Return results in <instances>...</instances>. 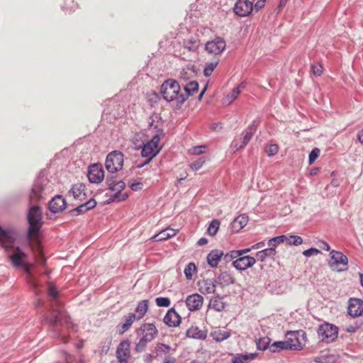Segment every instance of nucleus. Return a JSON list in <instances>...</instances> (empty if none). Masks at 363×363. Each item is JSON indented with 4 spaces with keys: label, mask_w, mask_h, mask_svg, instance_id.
I'll return each mask as SVG.
<instances>
[{
    "label": "nucleus",
    "mask_w": 363,
    "mask_h": 363,
    "mask_svg": "<svg viewBox=\"0 0 363 363\" xmlns=\"http://www.w3.org/2000/svg\"><path fill=\"white\" fill-rule=\"evenodd\" d=\"M48 293L52 299L50 303V314L45 317V320L53 327L68 323L69 317L61 309L62 303L57 300L59 293L57 289L55 286L50 284Z\"/></svg>",
    "instance_id": "f257e3e1"
},
{
    "label": "nucleus",
    "mask_w": 363,
    "mask_h": 363,
    "mask_svg": "<svg viewBox=\"0 0 363 363\" xmlns=\"http://www.w3.org/2000/svg\"><path fill=\"white\" fill-rule=\"evenodd\" d=\"M160 93L165 101H176L177 106L183 104L180 98L181 86L177 80L173 79L165 80L160 86Z\"/></svg>",
    "instance_id": "f03ea898"
},
{
    "label": "nucleus",
    "mask_w": 363,
    "mask_h": 363,
    "mask_svg": "<svg viewBox=\"0 0 363 363\" xmlns=\"http://www.w3.org/2000/svg\"><path fill=\"white\" fill-rule=\"evenodd\" d=\"M42 210L38 206L30 207L28 213L29 228L28 238H37L38 233L43 225Z\"/></svg>",
    "instance_id": "7ed1b4c3"
},
{
    "label": "nucleus",
    "mask_w": 363,
    "mask_h": 363,
    "mask_svg": "<svg viewBox=\"0 0 363 363\" xmlns=\"http://www.w3.org/2000/svg\"><path fill=\"white\" fill-rule=\"evenodd\" d=\"M164 136V133L162 130H158L157 133L152 135V139L147 142L145 145H144L142 151L141 155L143 157L152 158L156 156L160 150L158 145L161 140V138Z\"/></svg>",
    "instance_id": "20e7f679"
},
{
    "label": "nucleus",
    "mask_w": 363,
    "mask_h": 363,
    "mask_svg": "<svg viewBox=\"0 0 363 363\" xmlns=\"http://www.w3.org/2000/svg\"><path fill=\"white\" fill-rule=\"evenodd\" d=\"M317 333L319 339L322 342L330 343L337 339L338 328L335 325L329 323H324L319 325Z\"/></svg>",
    "instance_id": "39448f33"
},
{
    "label": "nucleus",
    "mask_w": 363,
    "mask_h": 363,
    "mask_svg": "<svg viewBox=\"0 0 363 363\" xmlns=\"http://www.w3.org/2000/svg\"><path fill=\"white\" fill-rule=\"evenodd\" d=\"M123 154L119 151L114 150L107 155L105 167L108 172L115 173L123 168Z\"/></svg>",
    "instance_id": "423d86ee"
},
{
    "label": "nucleus",
    "mask_w": 363,
    "mask_h": 363,
    "mask_svg": "<svg viewBox=\"0 0 363 363\" xmlns=\"http://www.w3.org/2000/svg\"><path fill=\"white\" fill-rule=\"evenodd\" d=\"M286 341L291 350H301L307 342L306 334L303 330L290 331L286 334Z\"/></svg>",
    "instance_id": "0eeeda50"
},
{
    "label": "nucleus",
    "mask_w": 363,
    "mask_h": 363,
    "mask_svg": "<svg viewBox=\"0 0 363 363\" xmlns=\"http://www.w3.org/2000/svg\"><path fill=\"white\" fill-rule=\"evenodd\" d=\"M330 255L329 266L333 270L340 272L347 269L348 259L346 255L336 250H331Z\"/></svg>",
    "instance_id": "6e6552de"
},
{
    "label": "nucleus",
    "mask_w": 363,
    "mask_h": 363,
    "mask_svg": "<svg viewBox=\"0 0 363 363\" xmlns=\"http://www.w3.org/2000/svg\"><path fill=\"white\" fill-rule=\"evenodd\" d=\"M225 48V41L220 37H216L213 40L208 41L205 45L206 52L215 55L221 54Z\"/></svg>",
    "instance_id": "1a4fd4ad"
},
{
    "label": "nucleus",
    "mask_w": 363,
    "mask_h": 363,
    "mask_svg": "<svg viewBox=\"0 0 363 363\" xmlns=\"http://www.w3.org/2000/svg\"><path fill=\"white\" fill-rule=\"evenodd\" d=\"M88 179L91 183L99 184L104 179V171L101 164H92L89 167Z\"/></svg>",
    "instance_id": "9d476101"
},
{
    "label": "nucleus",
    "mask_w": 363,
    "mask_h": 363,
    "mask_svg": "<svg viewBox=\"0 0 363 363\" xmlns=\"http://www.w3.org/2000/svg\"><path fill=\"white\" fill-rule=\"evenodd\" d=\"M116 354L118 363H128L130 357V342L128 340L121 341L118 345Z\"/></svg>",
    "instance_id": "9b49d317"
},
{
    "label": "nucleus",
    "mask_w": 363,
    "mask_h": 363,
    "mask_svg": "<svg viewBox=\"0 0 363 363\" xmlns=\"http://www.w3.org/2000/svg\"><path fill=\"white\" fill-rule=\"evenodd\" d=\"M253 9V4L249 0H238L234 5L233 11L240 17L249 16Z\"/></svg>",
    "instance_id": "f8f14e48"
},
{
    "label": "nucleus",
    "mask_w": 363,
    "mask_h": 363,
    "mask_svg": "<svg viewBox=\"0 0 363 363\" xmlns=\"http://www.w3.org/2000/svg\"><path fill=\"white\" fill-rule=\"evenodd\" d=\"M348 314L353 317H359L363 314V301L360 298H350L348 301Z\"/></svg>",
    "instance_id": "ddd939ff"
},
{
    "label": "nucleus",
    "mask_w": 363,
    "mask_h": 363,
    "mask_svg": "<svg viewBox=\"0 0 363 363\" xmlns=\"http://www.w3.org/2000/svg\"><path fill=\"white\" fill-rule=\"evenodd\" d=\"M256 262L255 257L245 255L240 256L238 259L233 261V267L240 271L245 270L252 267Z\"/></svg>",
    "instance_id": "4468645a"
},
{
    "label": "nucleus",
    "mask_w": 363,
    "mask_h": 363,
    "mask_svg": "<svg viewBox=\"0 0 363 363\" xmlns=\"http://www.w3.org/2000/svg\"><path fill=\"white\" fill-rule=\"evenodd\" d=\"M203 303V298L199 294H193L186 298V305L191 311L199 310Z\"/></svg>",
    "instance_id": "2eb2a0df"
},
{
    "label": "nucleus",
    "mask_w": 363,
    "mask_h": 363,
    "mask_svg": "<svg viewBox=\"0 0 363 363\" xmlns=\"http://www.w3.org/2000/svg\"><path fill=\"white\" fill-rule=\"evenodd\" d=\"M108 185L112 191L116 192V194L113 195V200L123 201L128 198V194L125 193L120 196L118 195V194L121 193V191H122L125 186L124 182L118 181L116 182L113 180H109L108 181Z\"/></svg>",
    "instance_id": "dca6fc26"
},
{
    "label": "nucleus",
    "mask_w": 363,
    "mask_h": 363,
    "mask_svg": "<svg viewBox=\"0 0 363 363\" xmlns=\"http://www.w3.org/2000/svg\"><path fill=\"white\" fill-rule=\"evenodd\" d=\"M184 92H182L180 96L181 102L184 103L189 96L199 91V84L196 81H191L184 85Z\"/></svg>",
    "instance_id": "f3484780"
},
{
    "label": "nucleus",
    "mask_w": 363,
    "mask_h": 363,
    "mask_svg": "<svg viewBox=\"0 0 363 363\" xmlns=\"http://www.w3.org/2000/svg\"><path fill=\"white\" fill-rule=\"evenodd\" d=\"M181 316L174 308L168 310L164 317V323L169 327H177L181 323Z\"/></svg>",
    "instance_id": "a211bd4d"
},
{
    "label": "nucleus",
    "mask_w": 363,
    "mask_h": 363,
    "mask_svg": "<svg viewBox=\"0 0 363 363\" xmlns=\"http://www.w3.org/2000/svg\"><path fill=\"white\" fill-rule=\"evenodd\" d=\"M86 186L82 183H77L72 186V189L69 191L68 194L69 196H73L76 200L82 201L86 198Z\"/></svg>",
    "instance_id": "6ab92c4d"
},
{
    "label": "nucleus",
    "mask_w": 363,
    "mask_h": 363,
    "mask_svg": "<svg viewBox=\"0 0 363 363\" xmlns=\"http://www.w3.org/2000/svg\"><path fill=\"white\" fill-rule=\"evenodd\" d=\"M66 208L65 199L60 195L55 196L49 203V209L52 213H59Z\"/></svg>",
    "instance_id": "aec40b11"
},
{
    "label": "nucleus",
    "mask_w": 363,
    "mask_h": 363,
    "mask_svg": "<svg viewBox=\"0 0 363 363\" xmlns=\"http://www.w3.org/2000/svg\"><path fill=\"white\" fill-rule=\"evenodd\" d=\"M199 291L203 294H213L216 291L215 281L210 279H202L198 282Z\"/></svg>",
    "instance_id": "412c9836"
},
{
    "label": "nucleus",
    "mask_w": 363,
    "mask_h": 363,
    "mask_svg": "<svg viewBox=\"0 0 363 363\" xmlns=\"http://www.w3.org/2000/svg\"><path fill=\"white\" fill-rule=\"evenodd\" d=\"M249 221V217L247 214L243 213L235 218L231 223V230L233 232L238 233L242 230Z\"/></svg>",
    "instance_id": "4be33fe9"
},
{
    "label": "nucleus",
    "mask_w": 363,
    "mask_h": 363,
    "mask_svg": "<svg viewBox=\"0 0 363 363\" xmlns=\"http://www.w3.org/2000/svg\"><path fill=\"white\" fill-rule=\"evenodd\" d=\"M9 248H12L13 253L9 256V258L15 267L23 266V259L26 257V254L23 252L18 247H13V245Z\"/></svg>",
    "instance_id": "5701e85b"
},
{
    "label": "nucleus",
    "mask_w": 363,
    "mask_h": 363,
    "mask_svg": "<svg viewBox=\"0 0 363 363\" xmlns=\"http://www.w3.org/2000/svg\"><path fill=\"white\" fill-rule=\"evenodd\" d=\"M143 337L149 341H152L157 334V330L155 325L152 323L144 324L141 327Z\"/></svg>",
    "instance_id": "b1692460"
},
{
    "label": "nucleus",
    "mask_w": 363,
    "mask_h": 363,
    "mask_svg": "<svg viewBox=\"0 0 363 363\" xmlns=\"http://www.w3.org/2000/svg\"><path fill=\"white\" fill-rule=\"evenodd\" d=\"M177 233L178 230H175L171 228H167L166 229L162 230L159 233L152 237L151 239L157 242L163 241L172 237H174Z\"/></svg>",
    "instance_id": "393cba45"
},
{
    "label": "nucleus",
    "mask_w": 363,
    "mask_h": 363,
    "mask_svg": "<svg viewBox=\"0 0 363 363\" xmlns=\"http://www.w3.org/2000/svg\"><path fill=\"white\" fill-rule=\"evenodd\" d=\"M230 331L221 328H216L211 332V337L216 342H222L230 337Z\"/></svg>",
    "instance_id": "a878e982"
},
{
    "label": "nucleus",
    "mask_w": 363,
    "mask_h": 363,
    "mask_svg": "<svg viewBox=\"0 0 363 363\" xmlns=\"http://www.w3.org/2000/svg\"><path fill=\"white\" fill-rule=\"evenodd\" d=\"M223 255L222 250L217 249L211 250L207 255V262L211 267H216Z\"/></svg>",
    "instance_id": "bb28decb"
},
{
    "label": "nucleus",
    "mask_w": 363,
    "mask_h": 363,
    "mask_svg": "<svg viewBox=\"0 0 363 363\" xmlns=\"http://www.w3.org/2000/svg\"><path fill=\"white\" fill-rule=\"evenodd\" d=\"M254 134V131L252 127H249L247 130L243 132V138L240 143H238L237 140H235L233 142V145L236 150H240L245 147V145L248 143V142L251 140L252 135Z\"/></svg>",
    "instance_id": "cd10ccee"
},
{
    "label": "nucleus",
    "mask_w": 363,
    "mask_h": 363,
    "mask_svg": "<svg viewBox=\"0 0 363 363\" xmlns=\"http://www.w3.org/2000/svg\"><path fill=\"white\" fill-rule=\"evenodd\" d=\"M186 335L190 338L205 340L207 337V332L199 329L197 326H191L186 330Z\"/></svg>",
    "instance_id": "c85d7f7f"
},
{
    "label": "nucleus",
    "mask_w": 363,
    "mask_h": 363,
    "mask_svg": "<svg viewBox=\"0 0 363 363\" xmlns=\"http://www.w3.org/2000/svg\"><path fill=\"white\" fill-rule=\"evenodd\" d=\"M15 240L13 233L4 230L0 227V242L4 248H9L12 246Z\"/></svg>",
    "instance_id": "c756f323"
},
{
    "label": "nucleus",
    "mask_w": 363,
    "mask_h": 363,
    "mask_svg": "<svg viewBox=\"0 0 363 363\" xmlns=\"http://www.w3.org/2000/svg\"><path fill=\"white\" fill-rule=\"evenodd\" d=\"M96 205V202L94 199H91L88 201L78 206L77 208L72 211L73 215H79L84 213L89 210L94 208Z\"/></svg>",
    "instance_id": "7c9ffc66"
},
{
    "label": "nucleus",
    "mask_w": 363,
    "mask_h": 363,
    "mask_svg": "<svg viewBox=\"0 0 363 363\" xmlns=\"http://www.w3.org/2000/svg\"><path fill=\"white\" fill-rule=\"evenodd\" d=\"M174 349H172L169 345L163 344V343H157L155 347V353L156 357H162L164 355H167L168 354L172 353L174 352Z\"/></svg>",
    "instance_id": "2f4dec72"
},
{
    "label": "nucleus",
    "mask_w": 363,
    "mask_h": 363,
    "mask_svg": "<svg viewBox=\"0 0 363 363\" xmlns=\"http://www.w3.org/2000/svg\"><path fill=\"white\" fill-rule=\"evenodd\" d=\"M218 279L223 286H228L235 283V278L229 272H221L218 277Z\"/></svg>",
    "instance_id": "473e14b6"
},
{
    "label": "nucleus",
    "mask_w": 363,
    "mask_h": 363,
    "mask_svg": "<svg viewBox=\"0 0 363 363\" xmlns=\"http://www.w3.org/2000/svg\"><path fill=\"white\" fill-rule=\"evenodd\" d=\"M43 191V187L39 184H35L33 186L30 195L29 199L31 203L37 202L41 197V193Z\"/></svg>",
    "instance_id": "72a5a7b5"
},
{
    "label": "nucleus",
    "mask_w": 363,
    "mask_h": 363,
    "mask_svg": "<svg viewBox=\"0 0 363 363\" xmlns=\"http://www.w3.org/2000/svg\"><path fill=\"white\" fill-rule=\"evenodd\" d=\"M136 319V315L135 313H130L125 318V323L121 325V328L118 330L120 334L124 333L127 331L132 325L134 320Z\"/></svg>",
    "instance_id": "f704fd0d"
},
{
    "label": "nucleus",
    "mask_w": 363,
    "mask_h": 363,
    "mask_svg": "<svg viewBox=\"0 0 363 363\" xmlns=\"http://www.w3.org/2000/svg\"><path fill=\"white\" fill-rule=\"evenodd\" d=\"M283 350H291L286 340L274 342L269 346V350L272 352H278Z\"/></svg>",
    "instance_id": "c9c22d12"
},
{
    "label": "nucleus",
    "mask_w": 363,
    "mask_h": 363,
    "mask_svg": "<svg viewBox=\"0 0 363 363\" xmlns=\"http://www.w3.org/2000/svg\"><path fill=\"white\" fill-rule=\"evenodd\" d=\"M148 309V301L147 300H143L138 303L135 312L137 313L136 318L138 319L142 318L145 314L147 313Z\"/></svg>",
    "instance_id": "e433bc0d"
},
{
    "label": "nucleus",
    "mask_w": 363,
    "mask_h": 363,
    "mask_svg": "<svg viewBox=\"0 0 363 363\" xmlns=\"http://www.w3.org/2000/svg\"><path fill=\"white\" fill-rule=\"evenodd\" d=\"M244 86L242 84H240L238 86L235 87L232 90V92L230 94L227 95L226 97L225 98V103L230 104L233 101H234L238 98V95L241 91V89Z\"/></svg>",
    "instance_id": "4c0bfd02"
},
{
    "label": "nucleus",
    "mask_w": 363,
    "mask_h": 363,
    "mask_svg": "<svg viewBox=\"0 0 363 363\" xmlns=\"http://www.w3.org/2000/svg\"><path fill=\"white\" fill-rule=\"evenodd\" d=\"M275 253L276 250L273 247H269V248L257 252L256 256L258 260L263 262L267 257H273Z\"/></svg>",
    "instance_id": "58836bf2"
},
{
    "label": "nucleus",
    "mask_w": 363,
    "mask_h": 363,
    "mask_svg": "<svg viewBox=\"0 0 363 363\" xmlns=\"http://www.w3.org/2000/svg\"><path fill=\"white\" fill-rule=\"evenodd\" d=\"M255 353L252 354H239L235 356L232 361L233 363H243L248 360H252L256 357Z\"/></svg>",
    "instance_id": "ea45409f"
},
{
    "label": "nucleus",
    "mask_w": 363,
    "mask_h": 363,
    "mask_svg": "<svg viewBox=\"0 0 363 363\" xmlns=\"http://www.w3.org/2000/svg\"><path fill=\"white\" fill-rule=\"evenodd\" d=\"M197 269L194 262L189 263L184 268V273L186 279L191 280L193 278V275L196 272Z\"/></svg>",
    "instance_id": "a19ab883"
},
{
    "label": "nucleus",
    "mask_w": 363,
    "mask_h": 363,
    "mask_svg": "<svg viewBox=\"0 0 363 363\" xmlns=\"http://www.w3.org/2000/svg\"><path fill=\"white\" fill-rule=\"evenodd\" d=\"M219 62L218 59H216L214 61L207 63L203 69V74L206 77H209L211 75L215 68L217 67Z\"/></svg>",
    "instance_id": "79ce46f5"
},
{
    "label": "nucleus",
    "mask_w": 363,
    "mask_h": 363,
    "mask_svg": "<svg viewBox=\"0 0 363 363\" xmlns=\"http://www.w3.org/2000/svg\"><path fill=\"white\" fill-rule=\"evenodd\" d=\"M219 227H220V221L217 219L213 220L211 222V223L208 228V230H207L208 235H211V236L215 235L217 233V232L219 229Z\"/></svg>",
    "instance_id": "37998d69"
},
{
    "label": "nucleus",
    "mask_w": 363,
    "mask_h": 363,
    "mask_svg": "<svg viewBox=\"0 0 363 363\" xmlns=\"http://www.w3.org/2000/svg\"><path fill=\"white\" fill-rule=\"evenodd\" d=\"M285 240H286V235H280L270 239L268 241V245L271 247H273L274 250L277 246L279 244L283 243Z\"/></svg>",
    "instance_id": "c03bdc74"
},
{
    "label": "nucleus",
    "mask_w": 363,
    "mask_h": 363,
    "mask_svg": "<svg viewBox=\"0 0 363 363\" xmlns=\"http://www.w3.org/2000/svg\"><path fill=\"white\" fill-rule=\"evenodd\" d=\"M285 241H286L289 245L295 246H298L303 243V239L298 235L286 236V240H285Z\"/></svg>",
    "instance_id": "a18cd8bd"
},
{
    "label": "nucleus",
    "mask_w": 363,
    "mask_h": 363,
    "mask_svg": "<svg viewBox=\"0 0 363 363\" xmlns=\"http://www.w3.org/2000/svg\"><path fill=\"white\" fill-rule=\"evenodd\" d=\"M149 342V340H145L144 337H142L135 345V351L137 352H143L147 347V342Z\"/></svg>",
    "instance_id": "49530a36"
},
{
    "label": "nucleus",
    "mask_w": 363,
    "mask_h": 363,
    "mask_svg": "<svg viewBox=\"0 0 363 363\" xmlns=\"http://www.w3.org/2000/svg\"><path fill=\"white\" fill-rule=\"evenodd\" d=\"M240 256V253L238 252V250H232L224 255L223 257L225 262H230L233 259H238Z\"/></svg>",
    "instance_id": "de8ad7c7"
},
{
    "label": "nucleus",
    "mask_w": 363,
    "mask_h": 363,
    "mask_svg": "<svg viewBox=\"0 0 363 363\" xmlns=\"http://www.w3.org/2000/svg\"><path fill=\"white\" fill-rule=\"evenodd\" d=\"M155 302L160 307H169L171 303L169 298L167 297H157Z\"/></svg>",
    "instance_id": "09e8293b"
},
{
    "label": "nucleus",
    "mask_w": 363,
    "mask_h": 363,
    "mask_svg": "<svg viewBox=\"0 0 363 363\" xmlns=\"http://www.w3.org/2000/svg\"><path fill=\"white\" fill-rule=\"evenodd\" d=\"M320 150L317 147L312 150V151L309 154V157H308V163L310 165L313 164V162L315 161V160L320 155Z\"/></svg>",
    "instance_id": "8fccbe9b"
},
{
    "label": "nucleus",
    "mask_w": 363,
    "mask_h": 363,
    "mask_svg": "<svg viewBox=\"0 0 363 363\" xmlns=\"http://www.w3.org/2000/svg\"><path fill=\"white\" fill-rule=\"evenodd\" d=\"M210 305L215 308L216 311H221L224 308L223 303L220 302V298H216L215 299H211L210 301Z\"/></svg>",
    "instance_id": "3c124183"
},
{
    "label": "nucleus",
    "mask_w": 363,
    "mask_h": 363,
    "mask_svg": "<svg viewBox=\"0 0 363 363\" xmlns=\"http://www.w3.org/2000/svg\"><path fill=\"white\" fill-rule=\"evenodd\" d=\"M269 340L268 338H263L259 340V341L257 342V347L260 350H265L267 348H269Z\"/></svg>",
    "instance_id": "603ef678"
},
{
    "label": "nucleus",
    "mask_w": 363,
    "mask_h": 363,
    "mask_svg": "<svg viewBox=\"0 0 363 363\" xmlns=\"http://www.w3.org/2000/svg\"><path fill=\"white\" fill-rule=\"evenodd\" d=\"M205 163V160L203 158H199L197 160L194 161L190 164V167L195 171L199 170L201 168L203 164Z\"/></svg>",
    "instance_id": "864d4df0"
},
{
    "label": "nucleus",
    "mask_w": 363,
    "mask_h": 363,
    "mask_svg": "<svg viewBox=\"0 0 363 363\" xmlns=\"http://www.w3.org/2000/svg\"><path fill=\"white\" fill-rule=\"evenodd\" d=\"M311 69L315 76L320 77L322 75L323 67L320 64H313Z\"/></svg>",
    "instance_id": "5fc2aeb1"
},
{
    "label": "nucleus",
    "mask_w": 363,
    "mask_h": 363,
    "mask_svg": "<svg viewBox=\"0 0 363 363\" xmlns=\"http://www.w3.org/2000/svg\"><path fill=\"white\" fill-rule=\"evenodd\" d=\"M279 147L277 144L270 145L267 149L266 152L269 156H274L279 152Z\"/></svg>",
    "instance_id": "6e6d98bb"
},
{
    "label": "nucleus",
    "mask_w": 363,
    "mask_h": 363,
    "mask_svg": "<svg viewBox=\"0 0 363 363\" xmlns=\"http://www.w3.org/2000/svg\"><path fill=\"white\" fill-rule=\"evenodd\" d=\"M320 251L316 248L311 247L303 252V255L306 257H311L319 254Z\"/></svg>",
    "instance_id": "4d7b16f0"
},
{
    "label": "nucleus",
    "mask_w": 363,
    "mask_h": 363,
    "mask_svg": "<svg viewBox=\"0 0 363 363\" xmlns=\"http://www.w3.org/2000/svg\"><path fill=\"white\" fill-rule=\"evenodd\" d=\"M130 188L134 191H138L143 188V184L140 182H133L129 184Z\"/></svg>",
    "instance_id": "13d9d810"
},
{
    "label": "nucleus",
    "mask_w": 363,
    "mask_h": 363,
    "mask_svg": "<svg viewBox=\"0 0 363 363\" xmlns=\"http://www.w3.org/2000/svg\"><path fill=\"white\" fill-rule=\"evenodd\" d=\"M265 2H266L265 0H258L254 4L253 8H255V10L258 11L264 6Z\"/></svg>",
    "instance_id": "bf43d9fd"
},
{
    "label": "nucleus",
    "mask_w": 363,
    "mask_h": 363,
    "mask_svg": "<svg viewBox=\"0 0 363 363\" xmlns=\"http://www.w3.org/2000/svg\"><path fill=\"white\" fill-rule=\"evenodd\" d=\"M318 246L320 248H322L323 250H325V251H330V245L325 241L320 240L318 242Z\"/></svg>",
    "instance_id": "052dcab7"
},
{
    "label": "nucleus",
    "mask_w": 363,
    "mask_h": 363,
    "mask_svg": "<svg viewBox=\"0 0 363 363\" xmlns=\"http://www.w3.org/2000/svg\"><path fill=\"white\" fill-rule=\"evenodd\" d=\"M205 148L204 146H197V147H195L194 148V154H196V155H199V154H201L203 152V150Z\"/></svg>",
    "instance_id": "680f3d73"
},
{
    "label": "nucleus",
    "mask_w": 363,
    "mask_h": 363,
    "mask_svg": "<svg viewBox=\"0 0 363 363\" xmlns=\"http://www.w3.org/2000/svg\"><path fill=\"white\" fill-rule=\"evenodd\" d=\"M186 75H187V72L184 69L182 72H181L180 79L185 82L187 81L189 77H187Z\"/></svg>",
    "instance_id": "e2e57ef3"
},
{
    "label": "nucleus",
    "mask_w": 363,
    "mask_h": 363,
    "mask_svg": "<svg viewBox=\"0 0 363 363\" xmlns=\"http://www.w3.org/2000/svg\"><path fill=\"white\" fill-rule=\"evenodd\" d=\"M208 242V240L205 238H200L198 242H197V245H199V246H202V245H206V243Z\"/></svg>",
    "instance_id": "0e129e2a"
},
{
    "label": "nucleus",
    "mask_w": 363,
    "mask_h": 363,
    "mask_svg": "<svg viewBox=\"0 0 363 363\" xmlns=\"http://www.w3.org/2000/svg\"><path fill=\"white\" fill-rule=\"evenodd\" d=\"M264 246V242H259L252 245V248L253 250H257V249L261 248V247H262Z\"/></svg>",
    "instance_id": "69168bd1"
},
{
    "label": "nucleus",
    "mask_w": 363,
    "mask_h": 363,
    "mask_svg": "<svg viewBox=\"0 0 363 363\" xmlns=\"http://www.w3.org/2000/svg\"><path fill=\"white\" fill-rule=\"evenodd\" d=\"M357 140H359V142L362 144H363V130H360L358 133H357Z\"/></svg>",
    "instance_id": "338daca9"
},
{
    "label": "nucleus",
    "mask_w": 363,
    "mask_h": 363,
    "mask_svg": "<svg viewBox=\"0 0 363 363\" xmlns=\"http://www.w3.org/2000/svg\"><path fill=\"white\" fill-rule=\"evenodd\" d=\"M175 362V358L174 357H166L162 363H174Z\"/></svg>",
    "instance_id": "774afa93"
}]
</instances>
